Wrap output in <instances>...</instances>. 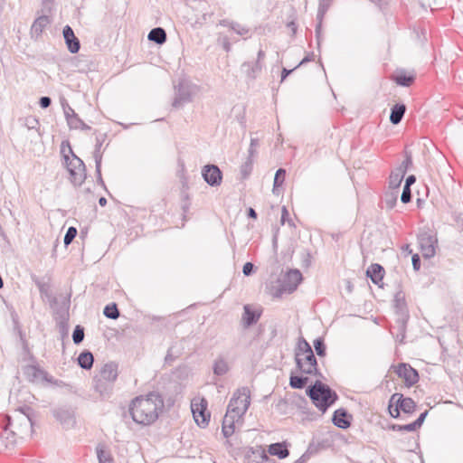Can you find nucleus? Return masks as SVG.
I'll list each match as a JSON object with an SVG mask.
<instances>
[{"mask_svg": "<svg viewBox=\"0 0 463 463\" xmlns=\"http://www.w3.org/2000/svg\"><path fill=\"white\" fill-rule=\"evenodd\" d=\"M164 407L163 396L157 392H150L145 396L135 397L129 404L128 411L136 423L148 426L158 419Z\"/></svg>", "mask_w": 463, "mask_h": 463, "instance_id": "nucleus-1", "label": "nucleus"}, {"mask_svg": "<svg viewBox=\"0 0 463 463\" xmlns=\"http://www.w3.org/2000/svg\"><path fill=\"white\" fill-rule=\"evenodd\" d=\"M250 404V392L248 387L239 388L234 392L227 407L222 425H235V420L241 418Z\"/></svg>", "mask_w": 463, "mask_h": 463, "instance_id": "nucleus-2", "label": "nucleus"}, {"mask_svg": "<svg viewBox=\"0 0 463 463\" xmlns=\"http://www.w3.org/2000/svg\"><path fill=\"white\" fill-rule=\"evenodd\" d=\"M61 153L71 175V183L76 186H80L87 177L84 162L74 154L69 140L61 142Z\"/></svg>", "mask_w": 463, "mask_h": 463, "instance_id": "nucleus-3", "label": "nucleus"}, {"mask_svg": "<svg viewBox=\"0 0 463 463\" xmlns=\"http://www.w3.org/2000/svg\"><path fill=\"white\" fill-rule=\"evenodd\" d=\"M307 395L312 403L325 413L338 400V394L327 384L317 380L313 385L307 388Z\"/></svg>", "mask_w": 463, "mask_h": 463, "instance_id": "nucleus-4", "label": "nucleus"}, {"mask_svg": "<svg viewBox=\"0 0 463 463\" xmlns=\"http://www.w3.org/2000/svg\"><path fill=\"white\" fill-rule=\"evenodd\" d=\"M417 408L416 402L411 397H405L402 393H393L388 403V411L392 418L399 419L401 411L405 414H412Z\"/></svg>", "mask_w": 463, "mask_h": 463, "instance_id": "nucleus-5", "label": "nucleus"}, {"mask_svg": "<svg viewBox=\"0 0 463 463\" xmlns=\"http://www.w3.org/2000/svg\"><path fill=\"white\" fill-rule=\"evenodd\" d=\"M393 308L396 316V327L402 334V339L405 338L407 323L410 317L405 295L402 291H398L393 299ZM402 340H401L402 342Z\"/></svg>", "mask_w": 463, "mask_h": 463, "instance_id": "nucleus-6", "label": "nucleus"}, {"mask_svg": "<svg viewBox=\"0 0 463 463\" xmlns=\"http://www.w3.org/2000/svg\"><path fill=\"white\" fill-rule=\"evenodd\" d=\"M303 276L298 269H288L282 277L279 279V286L278 288V295L284 293L290 294L294 292L298 285L301 283Z\"/></svg>", "mask_w": 463, "mask_h": 463, "instance_id": "nucleus-7", "label": "nucleus"}, {"mask_svg": "<svg viewBox=\"0 0 463 463\" xmlns=\"http://www.w3.org/2000/svg\"><path fill=\"white\" fill-rule=\"evenodd\" d=\"M25 378L33 383H58V382L51 376L45 370L37 364H28L23 368Z\"/></svg>", "mask_w": 463, "mask_h": 463, "instance_id": "nucleus-8", "label": "nucleus"}, {"mask_svg": "<svg viewBox=\"0 0 463 463\" xmlns=\"http://www.w3.org/2000/svg\"><path fill=\"white\" fill-rule=\"evenodd\" d=\"M393 372L402 378L406 387H411L420 380L418 371L407 363H400L398 365H392Z\"/></svg>", "mask_w": 463, "mask_h": 463, "instance_id": "nucleus-9", "label": "nucleus"}, {"mask_svg": "<svg viewBox=\"0 0 463 463\" xmlns=\"http://www.w3.org/2000/svg\"><path fill=\"white\" fill-rule=\"evenodd\" d=\"M52 415L63 429H71L76 424L75 411L71 406L63 405L55 408L52 410Z\"/></svg>", "mask_w": 463, "mask_h": 463, "instance_id": "nucleus-10", "label": "nucleus"}, {"mask_svg": "<svg viewBox=\"0 0 463 463\" xmlns=\"http://www.w3.org/2000/svg\"><path fill=\"white\" fill-rule=\"evenodd\" d=\"M207 401L202 398L199 403L192 402L191 410L196 424L200 428H205L210 421L211 414L207 409Z\"/></svg>", "mask_w": 463, "mask_h": 463, "instance_id": "nucleus-11", "label": "nucleus"}, {"mask_svg": "<svg viewBox=\"0 0 463 463\" xmlns=\"http://www.w3.org/2000/svg\"><path fill=\"white\" fill-rule=\"evenodd\" d=\"M301 367H296L297 370L302 374L314 375L319 378H324L323 374L318 369L317 360L314 352L307 353L300 356Z\"/></svg>", "mask_w": 463, "mask_h": 463, "instance_id": "nucleus-12", "label": "nucleus"}, {"mask_svg": "<svg viewBox=\"0 0 463 463\" xmlns=\"http://www.w3.org/2000/svg\"><path fill=\"white\" fill-rule=\"evenodd\" d=\"M420 252L424 259H430L436 253V245L438 242L435 235L429 232H423L418 236Z\"/></svg>", "mask_w": 463, "mask_h": 463, "instance_id": "nucleus-13", "label": "nucleus"}, {"mask_svg": "<svg viewBox=\"0 0 463 463\" xmlns=\"http://www.w3.org/2000/svg\"><path fill=\"white\" fill-rule=\"evenodd\" d=\"M266 54L264 51L260 50L257 53V59L255 61H244L241 66V71L245 74L247 79L254 80L261 72Z\"/></svg>", "mask_w": 463, "mask_h": 463, "instance_id": "nucleus-14", "label": "nucleus"}, {"mask_svg": "<svg viewBox=\"0 0 463 463\" xmlns=\"http://www.w3.org/2000/svg\"><path fill=\"white\" fill-rule=\"evenodd\" d=\"M202 177L212 187L219 186L222 182V172L217 165L207 164L202 168Z\"/></svg>", "mask_w": 463, "mask_h": 463, "instance_id": "nucleus-15", "label": "nucleus"}, {"mask_svg": "<svg viewBox=\"0 0 463 463\" xmlns=\"http://www.w3.org/2000/svg\"><path fill=\"white\" fill-rule=\"evenodd\" d=\"M192 101V88L184 80H182L175 87V97L172 106L175 109L182 107L184 104Z\"/></svg>", "mask_w": 463, "mask_h": 463, "instance_id": "nucleus-16", "label": "nucleus"}, {"mask_svg": "<svg viewBox=\"0 0 463 463\" xmlns=\"http://www.w3.org/2000/svg\"><path fill=\"white\" fill-rule=\"evenodd\" d=\"M332 3H333V0H319L318 10H317V24L316 25V30H315L318 48L320 47V43H321L322 22H323V19L326 14V12L329 10Z\"/></svg>", "mask_w": 463, "mask_h": 463, "instance_id": "nucleus-17", "label": "nucleus"}, {"mask_svg": "<svg viewBox=\"0 0 463 463\" xmlns=\"http://www.w3.org/2000/svg\"><path fill=\"white\" fill-rule=\"evenodd\" d=\"M333 424L342 430L348 429L353 420V416L345 408L336 409L332 415Z\"/></svg>", "mask_w": 463, "mask_h": 463, "instance_id": "nucleus-18", "label": "nucleus"}, {"mask_svg": "<svg viewBox=\"0 0 463 463\" xmlns=\"http://www.w3.org/2000/svg\"><path fill=\"white\" fill-rule=\"evenodd\" d=\"M62 35L68 51L72 54L79 52L80 43L70 25L67 24L63 27Z\"/></svg>", "mask_w": 463, "mask_h": 463, "instance_id": "nucleus-19", "label": "nucleus"}, {"mask_svg": "<svg viewBox=\"0 0 463 463\" xmlns=\"http://www.w3.org/2000/svg\"><path fill=\"white\" fill-rule=\"evenodd\" d=\"M105 381L115 383L118 376V365L115 362H109L102 365L98 374L95 375Z\"/></svg>", "mask_w": 463, "mask_h": 463, "instance_id": "nucleus-20", "label": "nucleus"}, {"mask_svg": "<svg viewBox=\"0 0 463 463\" xmlns=\"http://www.w3.org/2000/svg\"><path fill=\"white\" fill-rule=\"evenodd\" d=\"M384 274L385 270L383 267L378 263L371 264L366 269V277L369 278L373 284L381 288L383 287L381 282L383 281Z\"/></svg>", "mask_w": 463, "mask_h": 463, "instance_id": "nucleus-21", "label": "nucleus"}, {"mask_svg": "<svg viewBox=\"0 0 463 463\" xmlns=\"http://www.w3.org/2000/svg\"><path fill=\"white\" fill-rule=\"evenodd\" d=\"M93 386L102 398H109L112 394L114 383L94 376Z\"/></svg>", "mask_w": 463, "mask_h": 463, "instance_id": "nucleus-22", "label": "nucleus"}, {"mask_svg": "<svg viewBox=\"0 0 463 463\" xmlns=\"http://www.w3.org/2000/svg\"><path fill=\"white\" fill-rule=\"evenodd\" d=\"M261 313L250 307V305H245L243 307V314H242V323L244 327L248 328L259 321Z\"/></svg>", "mask_w": 463, "mask_h": 463, "instance_id": "nucleus-23", "label": "nucleus"}, {"mask_svg": "<svg viewBox=\"0 0 463 463\" xmlns=\"http://www.w3.org/2000/svg\"><path fill=\"white\" fill-rule=\"evenodd\" d=\"M311 352L313 350L310 344L303 336H300L294 351L296 367H301L300 356Z\"/></svg>", "mask_w": 463, "mask_h": 463, "instance_id": "nucleus-24", "label": "nucleus"}, {"mask_svg": "<svg viewBox=\"0 0 463 463\" xmlns=\"http://www.w3.org/2000/svg\"><path fill=\"white\" fill-rule=\"evenodd\" d=\"M268 453L272 456H277L279 458H286L289 455L288 444L284 442L272 443L268 448Z\"/></svg>", "mask_w": 463, "mask_h": 463, "instance_id": "nucleus-25", "label": "nucleus"}, {"mask_svg": "<svg viewBox=\"0 0 463 463\" xmlns=\"http://www.w3.org/2000/svg\"><path fill=\"white\" fill-rule=\"evenodd\" d=\"M406 112V105L404 103H396L391 108L390 122L392 125H398L403 118Z\"/></svg>", "mask_w": 463, "mask_h": 463, "instance_id": "nucleus-26", "label": "nucleus"}, {"mask_svg": "<svg viewBox=\"0 0 463 463\" xmlns=\"http://www.w3.org/2000/svg\"><path fill=\"white\" fill-rule=\"evenodd\" d=\"M47 14L48 13H43V14L34 20L31 27L32 33H35L36 36H39L51 23V19Z\"/></svg>", "mask_w": 463, "mask_h": 463, "instance_id": "nucleus-27", "label": "nucleus"}, {"mask_svg": "<svg viewBox=\"0 0 463 463\" xmlns=\"http://www.w3.org/2000/svg\"><path fill=\"white\" fill-rule=\"evenodd\" d=\"M393 80L399 86L409 87L414 82L415 76L413 74L407 73L404 70H401L396 71L393 76Z\"/></svg>", "mask_w": 463, "mask_h": 463, "instance_id": "nucleus-28", "label": "nucleus"}, {"mask_svg": "<svg viewBox=\"0 0 463 463\" xmlns=\"http://www.w3.org/2000/svg\"><path fill=\"white\" fill-rule=\"evenodd\" d=\"M78 365L84 370H90L93 366L94 356L89 350H83L77 358Z\"/></svg>", "mask_w": 463, "mask_h": 463, "instance_id": "nucleus-29", "label": "nucleus"}, {"mask_svg": "<svg viewBox=\"0 0 463 463\" xmlns=\"http://www.w3.org/2000/svg\"><path fill=\"white\" fill-rule=\"evenodd\" d=\"M67 123L70 128L90 130V127L87 125L74 111L71 110V116L67 115Z\"/></svg>", "mask_w": 463, "mask_h": 463, "instance_id": "nucleus-30", "label": "nucleus"}, {"mask_svg": "<svg viewBox=\"0 0 463 463\" xmlns=\"http://www.w3.org/2000/svg\"><path fill=\"white\" fill-rule=\"evenodd\" d=\"M147 38L150 42H153L156 44H163L166 42V33L165 30L162 27H155L153 28L148 35Z\"/></svg>", "mask_w": 463, "mask_h": 463, "instance_id": "nucleus-31", "label": "nucleus"}, {"mask_svg": "<svg viewBox=\"0 0 463 463\" xmlns=\"http://www.w3.org/2000/svg\"><path fill=\"white\" fill-rule=\"evenodd\" d=\"M96 453L99 463H114L112 455L105 444L99 443L96 447Z\"/></svg>", "mask_w": 463, "mask_h": 463, "instance_id": "nucleus-32", "label": "nucleus"}, {"mask_svg": "<svg viewBox=\"0 0 463 463\" xmlns=\"http://www.w3.org/2000/svg\"><path fill=\"white\" fill-rule=\"evenodd\" d=\"M309 378L307 376L295 374L293 373H290L289 386L293 389H303L307 386Z\"/></svg>", "mask_w": 463, "mask_h": 463, "instance_id": "nucleus-33", "label": "nucleus"}, {"mask_svg": "<svg viewBox=\"0 0 463 463\" xmlns=\"http://www.w3.org/2000/svg\"><path fill=\"white\" fill-rule=\"evenodd\" d=\"M229 369L230 368H229L228 363L222 356L218 357L214 361L213 365V374L216 376H222V375L226 374L229 372Z\"/></svg>", "mask_w": 463, "mask_h": 463, "instance_id": "nucleus-34", "label": "nucleus"}, {"mask_svg": "<svg viewBox=\"0 0 463 463\" xmlns=\"http://www.w3.org/2000/svg\"><path fill=\"white\" fill-rule=\"evenodd\" d=\"M404 175L402 171L394 169L391 172L389 176V188L392 191H397L402 184Z\"/></svg>", "mask_w": 463, "mask_h": 463, "instance_id": "nucleus-35", "label": "nucleus"}, {"mask_svg": "<svg viewBox=\"0 0 463 463\" xmlns=\"http://www.w3.org/2000/svg\"><path fill=\"white\" fill-rule=\"evenodd\" d=\"M286 174H287L286 169H284L282 167L279 168L276 171L275 176H274V181H273V188H272L273 194H279V189L283 185V184L285 182Z\"/></svg>", "mask_w": 463, "mask_h": 463, "instance_id": "nucleus-36", "label": "nucleus"}, {"mask_svg": "<svg viewBox=\"0 0 463 463\" xmlns=\"http://www.w3.org/2000/svg\"><path fill=\"white\" fill-rule=\"evenodd\" d=\"M107 137V134H99L96 137V144H95V149L93 151V158L95 161V164H97V158L100 159V164L102 163V152L100 151L102 144Z\"/></svg>", "mask_w": 463, "mask_h": 463, "instance_id": "nucleus-37", "label": "nucleus"}, {"mask_svg": "<svg viewBox=\"0 0 463 463\" xmlns=\"http://www.w3.org/2000/svg\"><path fill=\"white\" fill-rule=\"evenodd\" d=\"M103 315L110 319H117L120 316L118 305L115 302L109 303L105 306Z\"/></svg>", "mask_w": 463, "mask_h": 463, "instance_id": "nucleus-38", "label": "nucleus"}, {"mask_svg": "<svg viewBox=\"0 0 463 463\" xmlns=\"http://www.w3.org/2000/svg\"><path fill=\"white\" fill-rule=\"evenodd\" d=\"M313 345L315 348V352L317 356L319 357H325L326 355V345L325 343V339L321 336L317 337L313 341Z\"/></svg>", "mask_w": 463, "mask_h": 463, "instance_id": "nucleus-39", "label": "nucleus"}, {"mask_svg": "<svg viewBox=\"0 0 463 463\" xmlns=\"http://www.w3.org/2000/svg\"><path fill=\"white\" fill-rule=\"evenodd\" d=\"M253 169V158L248 156L246 161L241 166V179H247Z\"/></svg>", "mask_w": 463, "mask_h": 463, "instance_id": "nucleus-40", "label": "nucleus"}, {"mask_svg": "<svg viewBox=\"0 0 463 463\" xmlns=\"http://www.w3.org/2000/svg\"><path fill=\"white\" fill-rule=\"evenodd\" d=\"M251 453L255 458H260V463H276L275 459L270 458L261 447L251 449Z\"/></svg>", "mask_w": 463, "mask_h": 463, "instance_id": "nucleus-41", "label": "nucleus"}, {"mask_svg": "<svg viewBox=\"0 0 463 463\" xmlns=\"http://www.w3.org/2000/svg\"><path fill=\"white\" fill-rule=\"evenodd\" d=\"M85 329L82 326L77 325L72 332V341L75 345H80L84 340Z\"/></svg>", "mask_w": 463, "mask_h": 463, "instance_id": "nucleus-42", "label": "nucleus"}, {"mask_svg": "<svg viewBox=\"0 0 463 463\" xmlns=\"http://www.w3.org/2000/svg\"><path fill=\"white\" fill-rule=\"evenodd\" d=\"M398 191L386 192L384 194V203L388 209H392L397 202Z\"/></svg>", "mask_w": 463, "mask_h": 463, "instance_id": "nucleus-43", "label": "nucleus"}, {"mask_svg": "<svg viewBox=\"0 0 463 463\" xmlns=\"http://www.w3.org/2000/svg\"><path fill=\"white\" fill-rule=\"evenodd\" d=\"M388 429L391 430H393V431H401V432L402 431H408V432L416 431V429H415L414 425L412 424V422L408 423V424H403V425L392 423L388 426Z\"/></svg>", "mask_w": 463, "mask_h": 463, "instance_id": "nucleus-44", "label": "nucleus"}, {"mask_svg": "<svg viewBox=\"0 0 463 463\" xmlns=\"http://www.w3.org/2000/svg\"><path fill=\"white\" fill-rule=\"evenodd\" d=\"M33 281L38 288L41 295L48 296L49 290H50V285L48 282L43 281L38 277L33 276Z\"/></svg>", "mask_w": 463, "mask_h": 463, "instance_id": "nucleus-45", "label": "nucleus"}, {"mask_svg": "<svg viewBox=\"0 0 463 463\" xmlns=\"http://www.w3.org/2000/svg\"><path fill=\"white\" fill-rule=\"evenodd\" d=\"M78 234V231L75 227L71 226L67 229L66 233L63 238L64 245L67 247L69 244H71L75 237Z\"/></svg>", "mask_w": 463, "mask_h": 463, "instance_id": "nucleus-46", "label": "nucleus"}, {"mask_svg": "<svg viewBox=\"0 0 463 463\" xmlns=\"http://www.w3.org/2000/svg\"><path fill=\"white\" fill-rule=\"evenodd\" d=\"M411 165H412L411 155L410 153L406 152L404 160L402 161V165L396 169L398 171H402V174L405 175L406 172L411 166Z\"/></svg>", "mask_w": 463, "mask_h": 463, "instance_id": "nucleus-47", "label": "nucleus"}, {"mask_svg": "<svg viewBox=\"0 0 463 463\" xmlns=\"http://www.w3.org/2000/svg\"><path fill=\"white\" fill-rule=\"evenodd\" d=\"M95 173L97 177V183L108 192V189L106 187V184L101 175V164L99 158H97V164H95Z\"/></svg>", "mask_w": 463, "mask_h": 463, "instance_id": "nucleus-48", "label": "nucleus"}, {"mask_svg": "<svg viewBox=\"0 0 463 463\" xmlns=\"http://www.w3.org/2000/svg\"><path fill=\"white\" fill-rule=\"evenodd\" d=\"M16 433L14 430H9L8 429H5L2 433V439L6 440V446L9 444H14L15 442L14 437Z\"/></svg>", "mask_w": 463, "mask_h": 463, "instance_id": "nucleus-49", "label": "nucleus"}, {"mask_svg": "<svg viewBox=\"0 0 463 463\" xmlns=\"http://www.w3.org/2000/svg\"><path fill=\"white\" fill-rule=\"evenodd\" d=\"M256 266L252 262H246L242 267V273L244 276L249 277L256 272Z\"/></svg>", "mask_w": 463, "mask_h": 463, "instance_id": "nucleus-50", "label": "nucleus"}, {"mask_svg": "<svg viewBox=\"0 0 463 463\" xmlns=\"http://www.w3.org/2000/svg\"><path fill=\"white\" fill-rule=\"evenodd\" d=\"M428 413V410L424 411L419 415V417L414 421H412V424L414 425L416 430H418L423 425Z\"/></svg>", "mask_w": 463, "mask_h": 463, "instance_id": "nucleus-51", "label": "nucleus"}, {"mask_svg": "<svg viewBox=\"0 0 463 463\" xmlns=\"http://www.w3.org/2000/svg\"><path fill=\"white\" fill-rule=\"evenodd\" d=\"M231 29L232 31H234L239 35H244V34L248 33V32H249L248 28L242 26L241 24H240L236 22L234 24H231Z\"/></svg>", "mask_w": 463, "mask_h": 463, "instance_id": "nucleus-52", "label": "nucleus"}, {"mask_svg": "<svg viewBox=\"0 0 463 463\" xmlns=\"http://www.w3.org/2000/svg\"><path fill=\"white\" fill-rule=\"evenodd\" d=\"M401 201L402 203H408L411 201V188L403 186L402 193L401 195Z\"/></svg>", "mask_w": 463, "mask_h": 463, "instance_id": "nucleus-53", "label": "nucleus"}, {"mask_svg": "<svg viewBox=\"0 0 463 463\" xmlns=\"http://www.w3.org/2000/svg\"><path fill=\"white\" fill-rule=\"evenodd\" d=\"M280 222L282 225H284L286 222H288L289 225H293L292 220L289 219V213L286 206H283L281 209Z\"/></svg>", "mask_w": 463, "mask_h": 463, "instance_id": "nucleus-54", "label": "nucleus"}, {"mask_svg": "<svg viewBox=\"0 0 463 463\" xmlns=\"http://www.w3.org/2000/svg\"><path fill=\"white\" fill-rule=\"evenodd\" d=\"M235 430V425H222V432L224 438L228 439L230 438Z\"/></svg>", "mask_w": 463, "mask_h": 463, "instance_id": "nucleus-55", "label": "nucleus"}, {"mask_svg": "<svg viewBox=\"0 0 463 463\" xmlns=\"http://www.w3.org/2000/svg\"><path fill=\"white\" fill-rule=\"evenodd\" d=\"M259 145V140L258 138H253L251 137L250 138V147H249V150H248V153H249V156H250L251 158H253L255 153H256V146Z\"/></svg>", "mask_w": 463, "mask_h": 463, "instance_id": "nucleus-56", "label": "nucleus"}, {"mask_svg": "<svg viewBox=\"0 0 463 463\" xmlns=\"http://www.w3.org/2000/svg\"><path fill=\"white\" fill-rule=\"evenodd\" d=\"M52 104V99L48 96H43L39 99V105L42 109H47Z\"/></svg>", "mask_w": 463, "mask_h": 463, "instance_id": "nucleus-57", "label": "nucleus"}, {"mask_svg": "<svg viewBox=\"0 0 463 463\" xmlns=\"http://www.w3.org/2000/svg\"><path fill=\"white\" fill-rule=\"evenodd\" d=\"M411 263H412L413 269L415 271H419L420 269V258L419 254L415 253L411 256Z\"/></svg>", "mask_w": 463, "mask_h": 463, "instance_id": "nucleus-58", "label": "nucleus"}, {"mask_svg": "<svg viewBox=\"0 0 463 463\" xmlns=\"http://www.w3.org/2000/svg\"><path fill=\"white\" fill-rule=\"evenodd\" d=\"M251 449L252 448L249 449L245 457L247 463H260V458H255L254 455L251 453Z\"/></svg>", "mask_w": 463, "mask_h": 463, "instance_id": "nucleus-59", "label": "nucleus"}, {"mask_svg": "<svg viewBox=\"0 0 463 463\" xmlns=\"http://www.w3.org/2000/svg\"><path fill=\"white\" fill-rule=\"evenodd\" d=\"M54 0H42L43 4V13H51L52 12V5Z\"/></svg>", "mask_w": 463, "mask_h": 463, "instance_id": "nucleus-60", "label": "nucleus"}, {"mask_svg": "<svg viewBox=\"0 0 463 463\" xmlns=\"http://www.w3.org/2000/svg\"><path fill=\"white\" fill-rule=\"evenodd\" d=\"M59 328H60V332L61 334V336L64 337V336H67L68 335V324L67 322H64V321H61L59 323Z\"/></svg>", "mask_w": 463, "mask_h": 463, "instance_id": "nucleus-61", "label": "nucleus"}, {"mask_svg": "<svg viewBox=\"0 0 463 463\" xmlns=\"http://www.w3.org/2000/svg\"><path fill=\"white\" fill-rule=\"evenodd\" d=\"M314 56H315V55H314V52L308 53L307 55H306V56H305V57L300 61V62L296 66V68H298V67H300L301 65L306 64L307 62L313 61Z\"/></svg>", "mask_w": 463, "mask_h": 463, "instance_id": "nucleus-62", "label": "nucleus"}, {"mask_svg": "<svg viewBox=\"0 0 463 463\" xmlns=\"http://www.w3.org/2000/svg\"><path fill=\"white\" fill-rule=\"evenodd\" d=\"M175 357L173 354V347H170L167 350V354L165 357V363L170 364L175 360Z\"/></svg>", "mask_w": 463, "mask_h": 463, "instance_id": "nucleus-63", "label": "nucleus"}, {"mask_svg": "<svg viewBox=\"0 0 463 463\" xmlns=\"http://www.w3.org/2000/svg\"><path fill=\"white\" fill-rule=\"evenodd\" d=\"M297 68L287 69L283 68L281 71V81H284Z\"/></svg>", "mask_w": 463, "mask_h": 463, "instance_id": "nucleus-64", "label": "nucleus"}]
</instances>
